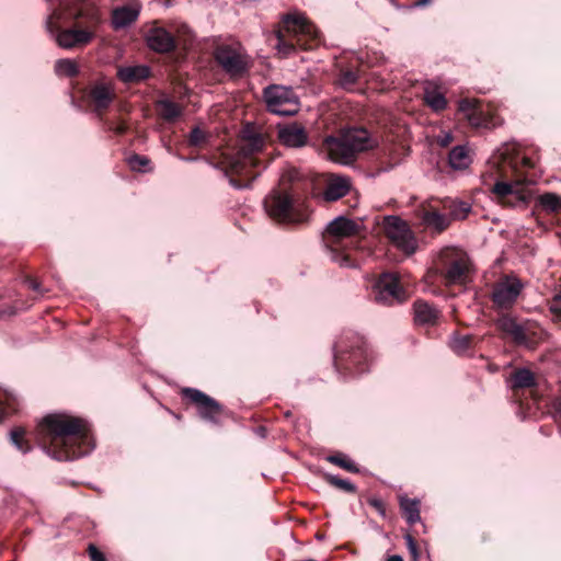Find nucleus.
<instances>
[{"instance_id":"20e7f679","label":"nucleus","mask_w":561,"mask_h":561,"mask_svg":"<svg viewBox=\"0 0 561 561\" xmlns=\"http://www.w3.org/2000/svg\"><path fill=\"white\" fill-rule=\"evenodd\" d=\"M359 236L360 225L353 219L339 216L330 221L322 233L329 260L342 267H359L366 255Z\"/></svg>"},{"instance_id":"a878e982","label":"nucleus","mask_w":561,"mask_h":561,"mask_svg":"<svg viewBox=\"0 0 561 561\" xmlns=\"http://www.w3.org/2000/svg\"><path fill=\"white\" fill-rule=\"evenodd\" d=\"M150 68L145 65L122 67L117 76L125 83H137L150 77Z\"/></svg>"},{"instance_id":"f257e3e1","label":"nucleus","mask_w":561,"mask_h":561,"mask_svg":"<svg viewBox=\"0 0 561 561\" xmlns=\"http://www.w3.org/2000/svg\"><path fill=\"white\" fill-rule=\"evenodd\" d=\"M34 437L39 447L58 461L80 458L94 448L88 421L66 413L45 415L37 424Z\"/></svg>"},{"instance_id":"dca6fc26","label":"nucleus","mask_w":561,"mask_h":561,"mask_svg":"<svg viewBox=\"0 0 561 561\" xmlns=\"http://www.w3.org/2000/svg\"><path fill=\"white\" fill-rule=\"evenodd\" d=\"M458 110L472 127L494 128L500 125V118L490 113L477 99L460 100Z\"/></svg>"},{"instance_id":"39448f33","label":"nucleus","mask_w":561,"mask_h":561,"mask_svg":"<svg viewBox=\"0 0 561 561\" xmlns=\"http://www.w3.org/2000/svg\"><path fill=\"white\" fill-rule=\"evenodd\" d=\"M274 48L283 58L300 51H311L314 47L316 33L311 32V23L297 11L284 13L273 30Z\"/></svg>"},{"instance_id":"423d86ee","label":"nucleus","mask_w":561,"mask_h":561,"mask_svg":"<svg viewBox=\"0 0 561 561\" xmlns=\"http://www.w3.org/2000/svg\"><path fill=\"white\" fill-rule=\"evenodd\" d=\"M373 359V351L366 339L354 331H344L334 343V368L345 378L368 371Z\"/></svg>"},{"instance_id":"0eeeda50","label":"nucleus","mask_w":561,"mask_h":561,"mask_svg":"<svg viewBox=\"0 0 561 561\" xmlns=\"http://www.w3.org/2000/svg\"><path fill=\"white\" fill-rule=\"evenodd\" d=\"M375 145L368 130L363 127L348 128L340 137H327L323 144L328 158L340 164L353 163L359 152Z\"/></svg>"},{"instance_id":"ea45409f","label":"nucleus","mask_w":561,"mask_h":561,"mask_svg":"<svg viewBox=\"0 0 561 561\" xmlns=\"http://www.w3.org/2000/svg\"><path fill=\"white\" fill-rule=\"evenodd\" d=\"M358 78L359 73L357 70L343 69L340 72L339 81L344 89H351L357 82Z\"/></svg>"},{"instance_id":"c85d7f7f","label":"nucleus","mask_w":561,"mask_h":561,"mask_svg":"<svg viewBox=\"0 0 561 561\" xmlns=\"http://www.w3.org/2000/svg\"><path fill=\"white\" fill-rule=\"evenodd\" d=\"M424 102L434 112L444 111L447 106V100L445 95L434 87H425L424 89Z\"/></svg>"},{"instance_id":"09e8293b","label":"nucleus","mask_w":561,"mask_h":561,"mask_svg":"<svg viewBox=\"0 0 561 561\" xmlns=\"http://www.w3.org/2000/svg\"><path fill=\"white\" fill-rule=\"evenodd\" d=\"M553 411H554L556 416L561 420V398L554 400Z\"/></svg>"},{"instance_id":"8fccbe9b","label":"nucleus","mask_w":561,"mask_h":561,"mask_svg":"<svg viewBox=\"0 0 561 561\" xmlns=\"http://www.w3.org/2000/svg\"><path fill=\"white\" fill-rule=\"evenodd\" d=\"M387 561H403L402 557L398 554L390 556Z\"/></svg>"},{"instance_id":"a211bd4d","label":"nucleus","mask_w":561,"mask_h":561,"mask_svg":"<svg viewBox=\"0 0 561 561\" xmlns=\"http://www.w3.org/2000/svg\"><path fill=\"white\" fill-rule=\"evenodd\" d=\"M444 263V278L448 284H461L466 280L469 272V260L467 255L454 249H447L442 253Z\"/></svg>"},{"instance_id":"f704fd0d","label":"nucleus","mask_w":561,"mask_h":561,"mask_svg":"<svg viewBox=\"0 0 561 561\" xmlns=\"http://www.w3.org/2000/svg\"><path fill=\"white\" fill-rule=\"evenodd\" d=\"M446 207L449 209V219H465L471 210L470 204L463 201H449Z\"/></svg>"},{"instance_id":"9d476101","label":"nucleus","mask_w":561,"mask_h":561,"mask_svg":"<svg viewBox=\"0 0 561 561\" xmlns=\"http://www.w3.org/2000/svg\"><path fill=\"white\" fill-rule=\"evenodd\" d=\"M263 98L273 114L293 116L300 108L299 98L291 87L270 84L264 88Z\"/></svg>"},{"instance_id":"aec40b11","label":"nucleus","mask_w":561,"mask_h":561,"mask_svg":"<svg viewBox=\"0 0 561 561\" xmlns=\"http://www.w3.org/2000/svg\"><path fill=\"white\" fill-rule=\"evenodd\" d=\"M277 138L286 147H302L307 144V131L298 123L277 124Z\"/></svg>"},{"instance_id":"e433bc0d","label":"nucleus","mask_w":561,"mask_h":561,"mask_svg":"<svg viewBox=\"0 0 561 561\" xmlns=\"http://www.w3.org/2000/svg\"><path fill=\"white\" fill-rule=\"evenodd\" d=\"M55 71L69 78L77 77L79 73L77 64L70 59H59L55 65Z\"/></svg>"},{"instance_id":"de8ad7c7","label":"nucleus","mask_w":561,"mask_h":561,"mask_svg":"<svg viewBox=\"0 0 561 561\" xmlns=\"http://www.w3.org/2000/svg\"><path fill=\"white\" fill-rule=\"evenodd\" d=\"M550 310L556 314H561V294H557L550 302Z\"/></svg>"},{"instance_id":"f3484780","label":"nucleus","mask_w":561,"mask_h":561,"mask_svg":"<svg viewBox=\"0 0 561 561\" xmlns=\"http://www.w3.org/2000/svg\"><path fill=\"white\" fill-rule=\"evenodd\" d=\"M214 57L222 70L232 78H241L249 70L245 57L229 45L218 46L214 51Z\"/></svg>"},{"instance_id":"58836bf2","label":"nucleus","mask_w":561,"mask_h":561,"mask_svg":"<svg viewBox=\"0 0 561 561\" xmlns=\"http://www.w3.org/2000/svg\"><path fill=\"white\" fill-rule=\"evenodd\" d=\"M104 125L108 131L117 136L125 135L129 129L128 123L124 118H118L117 121L106 118L104 119Z\"/></svg>"},{"instance_id":"9b49d317","label":"nucleus","mask_w":561,"mask_h":561,"mask_svg":"<svg viewBox=\"0 0 561 561\" xmlns=\"http://www.w3.org/2000/svg\"><path fill=\"white\" fill-rule=\"evenodd\" d=\"M115 96L112 81L104 78L91 81L82 89L83 100L101 118H103Z\"/></svg>"},{"instance_id":"a18cd8bd","label":"nucleus","mask_w":561,"mask_h":561,"mask_svg":"<svg viewBox=\"0 0 561 561\" xmlns=\"http://www.w3.org/2000/svg\"><path fill=\"white\" fill-rule=\"evenodd\" d=\"M404 539H405V542H407V546H408V549H409L411 556L416 561L417 557H419V551H417V545H416L413 536L411 534H407L404 536Z\"/></svg>"},{"instance_id":"3c124183","label":"nucleus","mask_w":561,"mask_h":561,"mask_svg":"<svg viewBox=\"0 0 561 561\" xmlns=\"http://www.w3.org/2000/svg\"><path fill=\"white\" fill-rule=\"evenodd\" d=\"M430 2H431V0H419V1L416 2V5H426V4H427V3H430Z\"/></svg>"},{"instance_id":"4c0bfd02","label":"nucleus","mask_w":561,"mask_h":561,"mask_svg":"<svg viewBox=\"0 0 561 561\" xmlns=\"http://www.w3.org/2000/svg\"><path fill=\"white\" fill-rule=\"evenodd\" d=\"M324 479L333 486L347 493H355L356 486L350 480L339 478L333 474L325 473Z\"/></svg>"},{"instance_id":"393cba45","label":"nucleus","mask_w":561,"mask_h":561,"mask_svg":"<svg viewBox=\"0 0 561 561\" xmlns=\"http://www.w3.org/2000/svg\"><path fill=\"white\" fill-rule=\"evenodd\" d=\"M421 220L426 228L437 233L443 232L450 225L449 217L435 209H424L421 215Z\"/></svg>"},{"instance_id":"1a4fd4ad","label":"nucleus","mask_w":561,"mask_h":561,"mask_svg":"<svg viewBox=\"0 0 561 561\" xmlns=\"http://www.w3.org/2000/svg\"><path fill=\"white\" fill-rule=\"evenodd\" d=\"M182 401L195 409L197 415L214 425H220L222 417L228 415L227 408L219 401L196 388H182Z\"/></svg>"},{"instance_id":"4468645a","label":"nucleus","mask_w":561,"mask_h":561,"mask_svg":"<svg viewBox=\"0 0 561 561\" xmlns=\"http://www.w3.org/2000/svg\"><path fill=\"white\" fill-rule=\"evenodd\" d=\"M376 302L391 306L401 304L407 299V293L402 288L397 275L386 273L380 276L373 289Z\"/></svg>"},{"instance_id":"72a5a7b5","label":"nucleus","mask_w":561,"mask_h":561,"mask_svg":"<svg viewBox=\"0 0 561 561\" xmlns=\"http://www.w3.org/2000/svg\"><path fill=\"white\" fill-rule=\"evenodd\" d=\"M210 137L208 131L202 129L199 126H195L187 135V145L190 147L204 148L208 145Z\"/></svg>"},{"instance_id":"c9c22d12","label":"nucleus","mask_w":561,"mask_h":561,"mask_svg":"<svg viewBox=\"0 0 561 561\" xmlns=\"http://www.w3.org/2000/svg\"><path fill=\"white\" fill-rule=\"evenodd\" d=\"M327 460L348 472H358L356 465L343 453H336L327 457Z\"/></svg>"},{"instance_id":"2eb2a0df","label":"nucleus","mask_w":561,"mask_h":561,"mask_svg":"<svg viewBox=\"0 0 561 561\" xmlns=\"http://www.w3.org/2000/svg\"><path fill=\"white\" fill-rule=\"evenodd\" d=\"M496 328L517 345H528L533 341L534 332L529 321H520L511 313L499 316L495 321Z\"/></svg>"},{"instance_id":"412c9836","label":"nucleus","mask_w":561,"mask_h":561,"mask_svg":"<svg viewBox=\"0 0 561 561\" xmlns=\"http://www.w3.org/2000/svg\"><path fill=\"white\" fill-rule=\"evenodd\" d=\"M526 179L516 181L515 184L504 181H499L494 184L492 192L503 202H507L512 205L516 204H525L527 198L519 188V185L523 182H526Z\"/></svg>"},{"instance_id":"37998d69","label":"nucleus","mask_w":561,"mask_h":561,"mask_svg":"<svg viewBox=\"0 0 561 561\" xmlns=\"http://www.w3.org/2000/svg\"><path fill=\"white\" fill-rule=\"evenodd\" d=\"M149 163H150V160L147 157L136 154V153L133 154L128 160V164H129L130 169L134 171H145L146 167Z\"/></svg>"},{"instance_id":"c756f323","label":"nucleus","mask_w":561,"mask_h":561,"mask_svg":"<svg viewBox=\"0 0 561 561\" xmlns=\"http://www.w3.org/2000/svg\"><path fill=\"white\" fill-rule=\"evenodd\" d=\"M473 339V335L470 334L454 333L450 336L449 346L457 355H467L472 350Z\"/></svg>"},{"instance_id":"f03ea898","label":"nucleus","mask_w":561,"mask_h":561,"mask_svg":"<svg viewBox=\"0 0 561 561\" xmlns=\"http://www.w3.org/2000/svg\"><path fill=\"white\" fill-rule=\"evenodd\" d=\"M316 175L290 167L284 170L278 184L264 198L266 214L277 224L307 222L312 214L309 198L314 196Z\"/></svg>"},{"instance_id":"7c9ffc66","label":"nucleus","mask_w":561,"mask_h":561,"mask_svg":"<svg viewBox=\"0 0 561 561\" xmlns=\"http://www.w3.org/2000/svg\"><path fill=\"white\" fill-rule=\"evenodd\" d=\"M448 161L453 169L462 170L470 164V157L465 146H456L448 154Z\"/></svg>"},{"instance_id":"4be33fe9","label":"nucleus","mask_w":561,"mask_h":561,"mask_svg":"<svg viewBox=\"0 0 561 561\" xmlns=\"http://www.w3.org/2000/svg\"><path fill=\"white\" fill-rule=\"evenodd\" d=\"M350 190L351 181L347 176L330 174L322 193V198L325 202H335L346 196Z\"/></svg>"},{"instance_id":"a19ab883","label":"nucleus","mask_w":561,"mask_h":561,"mask_svg":"<svg viewBox=\"0 0 561 561\" xmlns=\"http://www.w3.org/2000/svg\"><path fill=\"white\" fill-rule=\"evenodd\" d=\"M25 432L22 428H14L11 431V439L12 443L20 449L22 453H27L31 447L27 440L24 438Z\"/></svg>"},{"instance_id":"2f4dec72","label":"nucleus","mask_w":561,"mask_h":561,"mask_svg":"<svg viewBox=\"0 0 561 561\" xmlns=\"http://www.w3.org/2000/svg\"><path fill=\"white\" fill-rule=\"evenodd\" d=\"M158 108L160 116L168 122H174L182 115L181 105L170 100L160 101Z\"/></svg>"},{"instance_id":"6e6552de","label":"nucleus","mask_w":561,"mask_h":561,"mask_svg":"<svg viewBox=\"0 0 561 561\" xmlns=\"http://www.w3.org/2000/svg\"><path fill=\"white\" fill-rule=\"evenodd\" d=\"M142 37L146 46L159 54L170 56L174 62L185 58L184 49L180 48L178 37L160 21H152L142 26Z\"/></svg>"},{"instance_id":"7ed1b4c3","label":"nucleus","mask_w":561,"mask_h":561,"mask_svg":"<svg viewBox=\"0 0 561 561\" xmlns=\"http://www.w3.org/2000/svg\"><path fill=\"white\" fill-rule=\"evenodd\" d=\"M267 156L270 153L266 152L265 137L253 129L245 128L238 145L222 154L221 163L230 184L236 188L250 187L271 162Z\"/></svg>"},{"instance_id":"473e14b6","label":"nucleus","mask_w":561,"mask_h":561,"mask_svg":"<svg viewBox=\"0 0 561 561\" xmlns=\"http://www.w3.org/2000/svg\"><path fill=\"white\" fill-rule=\"evenodd\" d=\"M536 206L546 213H556L561 208V197L556 193H545L538 196Z\"/></svg>"},{"instance_id":"bb28decb","label":"nucleus","mask_w":561,"mask_h":561,"mask_svg":"<svg viewBox=\"0 0 561 561\" xmlns=\"http://www.w3.org/2000/svg\"><path fill=\"white\" fill-rule=\"evenodd\" d=\"M510 387L512 390L517 391L522 389H529L536 386V378L534 373L528 368H517L510 376Z\"/></svg>"},{"instance_id":"ddd939ff","label":"nucleus","mask_w":561,"mask_h":561,"mask_svg":"<svg viewBox=\"0 0 561 561\" xmlns=\"http://www.w3.org/2000/svg\"><path fill=\"white\" fill-rule=\"evenodd\" d=\"M524 288L520 279L514 275L501 277L492 288L491 300L496 309L508 310L517 301Z\"/></svg>"},{"instance_id":"603ef678","label":"nucleus","mask_w":561,"mask_h":561,"mask_svg":"<svg viewBox=\"0 0 561 561\" xmlns=\"http://www.w3.org/2000/svg\"><path fill=\"white\" fill-rule=\"evenodd\" d=\"M285 416H286V417H289V416H290V412H289V411H288V412H286V413H285Z\"/></svg>"},{"instance_id":"cd10ccee","label":"nucleus","mask_w":561,"mask_h":561,"mask_svg":"<svg viewBox=\"0 0 561 561\" xmlns=\"http://www.w3.org/2000/svg\"><path fill=\"white\" fill-rule=\"evenodd\" d=\"M400 508L407 523L412 526L421 520L420 516V501L416 499H409L407 496L400 497Z\"/></svg>"},{"instance_id":"c03bdc74","label":"nucleus","mask_w":561,"mask_h":561,"mask_svg":"<svg viewBox=\"0 0 561 561\" xmlns=\"http://www.w3.org/2000/svg\"><path fill=\"white\" fill-rule=\"evenodd\" d=\"M87 552L91 561H107L105 554L98 549L93 543L88 546Z\"/></svg>"},{"instance_id":"49530a36","label":"nucleus","mask_w":561,"mask_h":561,"mask_svg":"<svg viewBox=\"0 0 561 561\" xmlns=\"http://www.w3.org/2000/svg\"><path fill=\"white\" fill-rule=\"evenodd\" d=\"M25 284L26 286L32 289L33 291L38 293L39 295H43L45 293L42 283L38 282L36 278H33L31 276L25 277Z\"/></svg>"},{"instance_id":"5701e85b","label":"nucleus","mask_w":561,"mask_h":561,"mask_svg":"<svg viewBox=\"0 0 561 561\" xmlns=\"http://www.w3.org/2000/svg\"><path fill=\"white\" fill-rule=\"evenodd\" d=\"M512 148L506 147L500 152L499 162L503 164V167L508 165L515 172H520L522 170L533 169L535 167V161L526 156H520L519 153H511Z\"/></svg>"},{"instance_id":"f8f14e48","label":"nucleus","mask_w":561,"mask_h":561,"mask_svg":"<svg viewBox=\"0 0 561 561\" xmlns=\"http://www.w3.org/2000/svg\"><path fill=\"white\" fill-rule=\"evenodd\" d=\"M383 230L390 242L403 253L411 255L417 248V242L409 225L398 216H386Z\"/></svg>"},{"instance_id":"79ce46f5","label":"nucleus","mask_w":561,"mask_h":561,"mask_svg":"<svg viewBox=\"0 0 561 561\" xmlns=\"http://www.w3.org/2000/svg\"><path fill=\"white\" fill-rule=\"evenodd\" d=\"M13 398L5 391H0V422L8 415L9 411L14 410Z\"/></svg>"},{"instance_id":"6ab92c4d","label":"nucleus","mask_w":561,"mask_h":561,"mask_svg":"<svg viewBox=\"0 0 561 561\" xmlns=\"http://www.w3.org/2000/svg\"><path fill=\"white\" fill-rule=\"evenodd\" d=\"M140 11L141 3L138 0H130L126 4L114 8L111 13L113 28L122 30L131 25L137 21Z\"/></svg>"},{"instance_id":"b1692460","label":"nucleus","mask_w":561,"mask_h":561,"mask_svg":"<svg viewBox=\"0 0 561 561\" xmlns=\"http://www.w3.org/2000/svg\"><path fill=\"white\" fill-rule=\"evenodd\" d=\"M414 321L420 325H433L439 317V310L425 300H416L413 304Z\"/></svg>"}]
</instances>
